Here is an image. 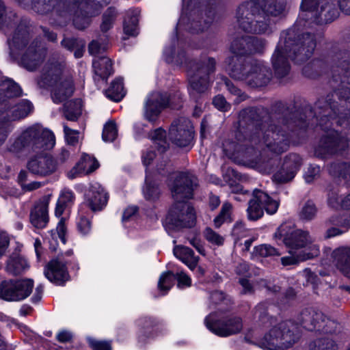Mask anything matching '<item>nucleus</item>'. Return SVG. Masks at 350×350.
Listing matches in <instances>:
<instances>
[{
	"instance_id": "nucleus-1",
	"label": "nucleus",
	"mask_w": 350,
	"mask_h": 350,
	"mask_svg": "<svg viewBox=\"0 0 350 350\" xmlns=\"http://www.w3.org/2000/svg\"><path fill=\"white\" fill-rule=\"evenodd\" d=\"M265 46L264 42L254 37H248L234 40L230 47L233 56L226 61V70L234 79L245 81L253 87L262 86L268 83L271 74L258 61L243 64L241 56L254 53H260Z\"/></svg>"
},
{
	"instance_id": "nucleus-2",
	"label": "nucleus",
	"mask_w": 350,
	"mask_h": 350,
	"mask_svg": "<svg viewBox=\"0 0 350 350\" xmlns=\"http://www.w3.org/2000/svg\"><path fill=\"white\" fill-rule=\"evenodd\" d=\"M173 182L170 184L175 203L163 221L167 232L172 236L174 231L184 227H191L196 221L193 207L185 202L193 196V191L198 185L197 178L188 173H176L172 175Z\"/></svg>"
},
{
	"instance_id": "nucleus-3",
	"label": "nucleus",
	"mask_w": 350,
	"mask_h": 350,
	"mask_svg": "<svg viewBox=\"0 0 350 350\" xmlns=\"http://www.w3.org/2000/svg\"><path fill=\"white\" fill-rule=\"evenodd\" d=\"M285 12L284 0H250L239 7L237 19L243 31L263 33L270 30L269 17L282 16Z\"/></svg>"
},
{
	"instance_id": "nucleus-4",
	"label": "nucleus",
	"mask_w": 350,
	"mask_h": 350,
	"mask_svg": "<svg viewBox=\"0 0 350 350\" xmlns=\"http://www.w3.org/2000/svg\"><path fill=\"white\" fill-rule=\"evenodd\" d=\"M275 237L282 240L289 249L290 256L281 258L283 266L292 265L319 254V245L313 243L308 232L295 229L291 223L282 224L275 233Z\"/></svg>"
},
{
	"instance_id": "nucleus-5",
	"label": "nucleus",
	"mask_w": 350,
	"mask_h": 350,
	"mask_svg": "<svg viewBox=\"0 0 350 350\" xmlns=\"http://www.w3.org/2000/svg\"><path fill=\"white\" fill-rule=\"evenodd\" d=\"M291 41L280 40L272 56V64L278 77L284 76L289 70L287 57L297 62L308 59L313 53L316 46L314 36L310 34H304L298 41L293 44V53H291Z\"/></svg>"
},
{
	"instance_id": "nucleus-6",
	"label": "nucleus",
	"mask_w": 350,
	"mask_h": 350,
	"mask_svg": "<svg viewBox=\"0 0 350 350\" xmlns=\"http://www.w3.org/2000/svg\"><path fill=\"white\" fill-rule=\"evenodd\" d=\"M55 144L53 133L36 124L23 129L20 134L10 141L9 151L18 153L24 149L41 153L52 149Z\"/></svg>"
},
{
	"instance_id": "nucleus-7",
	"label": "nucleus",
	"mask_w": 350,
	"mask_h": 350,
	"mask_svg": "<svg viewBox=\"0 0 350 350\" xmlns=\"http://www.w3.org/2000/svg\"><path fill=\"white\" fill-rule=\"evenodd\" d=\"M297 338V327L291 321H286L271 328L258 341V346L264 350H285Z\"/></svg>"
},
{
	"instance_id": "nucleus-8",
	"label": "nucleus",
	"mask_w": 350,
	"mask_h": 350,
	"mask_svg": "<svg viewBox=\"0 0 350 350\" xmlns=\"http://www.w3.org/2000/svg\"><path fill=\"white\" fill-rule=\"evenodd\" d=\"M38 83L40 88H51V97L55 103L64 102L74 91L72 80L62 75V66L60 64H53Z\"/></svg>"
},
{
	"instance_id": "nucleus-9",
	"label": "nucleus",
	"mask_w": 350,
	"mask_h": 350,
	"mask_svg": "<svg viewBox=\"0 0 350 350\" xmlns=\"http://www.w3.org/2000/svg\"><path fill=\"white\" fill-rule=\"evenodd\" d=\"M206 327L213 334L226 338L240 333L243 327L241 318L220 312H211L204 319Z\"/></svg>"
},
{
	"instance_id": "nucleus-10",
	"label": "nucleus",
	"mask_w": 350,
	"mask_h": 350,
	"mask_svg": "<svg viewBox=\"0 0 350 350\" xmlns=\"http://www.w3.org/2000/svg\"><path fill=\"white\" fill-rule=\"evenodd\" d=\"M183 8L177 24L178 29H186L192 32L202 31L208 27L212 18L207 16L202 24L203 12L199 0H183Z\"/></svg>"
},
{
	"instance_id": "nucleus-11",
	"label": "nucleus",
	"mask_w": 350,
	"mask_h": 350,
	"mask_svg": "<svg viewBox=\"0 0 350 350\" xmlns=\"http://www.w3.org/2000/svg\"><path fill=\"white\" fill-rule=\"evenodd\" d=\"M215 62L212 58H208L206 63L201 66L193 65L187 70L189 79V92L191 97L204 92L208 86L207 75L213 72Z\"/></svg>"
},
{
	"instance_id": "nucleus-12",
	"label": "nucleus",
	"mask_w": 350,
	"mask_h": 350,
	"mask_svg": "<svg viewBox=\"0 0 350 350\" xmlns=\"http://www.w3.org/2000/svg\"><path fill=\"white\" fill-rule=\"evenodd\" d=\"M279 207V202L261 190H254L253 198L247 209V218L255 221L262 217L265 210L267 214H275Z\"/></svg>"
},
{
	"instance_id": "nucleus-13",
	"label": "nucleus",
	"mask_w": 350,
	"mask_h": 350,
	"mask_svg": "<svg viewBox=\"0 0 350 350\" xmlns=\"http://www.w3.org/2000/svg\"><path fill=\"white\" fill-rule=\"evenodd\" d=\"M33 287L31 279L5 280L0 284V297L6 301H21L31 294Z\"/></svg>"
},
{
	"instance_id": "nucleus-14",
	"label": "nucleus",
	"mask_w": 350,
	"mask_h": 350,
	"mask_svg": "<svg viewBox=\"0 0 350 350\" xmlns=\"http://www.w3.org/2000/svg\"><path fill=\"white\" fill-rule=\"evenodd\" d=\"M347 148L348 139L345 136L340 135L338 131L328 130L326 131V135L323 137L316 148L315 154L318 157L325 158Z\"/></svg>"
},
{
	"instance_id": "nucleus-15",
	"label": "nucleus",
	"mask_w": 350,
	"mask_h": 350,
	"mask_svg": "<svg viewBox=\"0 0 350 350\" xmlns=\"http://www.w3.org/2000/svg\"><path fill=\"white\" fill-rule=\"evenodd\" d=\"M193 133L191 121L181 118L172 123L169 130V137L176 146L186 147L191 144Z\"/></svg>"
},
{
	"instance_id": "nucleus-16",
	"label": "nucleus",
	"mask_w": 350,
	"mask_h": 350,
	"mask_svg": "<svg viewBox=\"0 0 350 350\" xmlns=\"http://www.w3.org/2000/svg\"><path fill=\"white\" fill-rule=\"evenodd\" d=\"M263 135V143L273 152L280 154L286 150L288 146V141L283 133L271 129L267 130L264 133L262 131H258L252 135L248 139L252 143L260 142L259 137Z\"/></svg>"
},
{
	"instance_id": "nucleus-17",
	"label": "nucleus",
	"mask_w": 350,
	"mask_h": 350,
	"mask_svg": "<svg viewBox=\"0 0 350 350\" xmlns=\"http://www.w3.org/2000/svg\"><path fill=\"white\" fill-rule=\"evenodd\" d=\"M169 104V99L166 95L160 92H153L146 98L144 117L150 122H156L161 111Z\"/></svg>"
},
{
	"instance_id": "nucleus-18",
	"label": "nucleus",
	"mask_w": 350,
	"mask_h": 350,
	"mask_svg": "<svg viewBox=\"0 0 350 350\" xmlns=\"http://www.w3.org/2000/svg\"><path fill=\"white\" fill-rule=\"evenodd\" d=\"M27 167L31 173L35 175L46 176L56 171L57 164L50 157L40 155L30 158L27 161Z\"/></svg>"
},
{
	"instance_id": "nucleus-19",
	"label": "nucleus",
	"mask_w": 350,
	"mask_h": 350,
	"mask_svg": "<svg viewBox=\"0 0 350 350\" xmlns=\"http://www.w3.org/2000/svg\"><path fill=\"white\" fill-rule=\"evenodd\" d=\"M85 200L92 211H98L106 205L108 196L100 183L93 182L85 191Z\"/></svg>"
},
{
	"instance_id": "nucleus-20",
	"label": "nucleus",
	"mask_w": 350,
	"mask_h": 350,
	"mask_svg": "<svg viewBox=\"0 0 350 350\" xmlns=\"http://www.w3.org/2000/svg\"><path fill=\"white\" fill-rule=\"evenodd\" d=\"M44 275L56 285H63L70 279L66 263L59 259L52 260L47 264L44 269Z\"/></svg>"
},
{
	"instance_id": "nucleus-21",
	"label": "nucleus",
	"mask_w": 350,
	"mask_h": 350,
	"mask_svg": "<svg viewBox=\"0 0 350 350\" xmlns=\"http://www.w3.org/2000/svg\"><path fill=\"white\" fill-rule=\"evenodd\" d=\"M49 198L44 196L34 205L30 213V221L37 228H45L49 222Z\"/></svg>"
},
{
	"instance_id": "nucleus-22",
	"label": "nucleus",
	"mask_w": 350,
	"mask_h": 350,
	"mask_svg": "<svg viewBox=\"0 0 350 350\" xmlns=\"http://www.w3.org/2000/svg\"><path fill=\"white\" fill-rule=\"evenodd\" d=\"M0 105V120H5L9 123L12 121L18 120L25 118L32 110L31 103L26 100H23L17 105L1 110Z\"/></svg>"
},
{
	"instance_id": "nucleus-23",
	"label": "nucleus",
	"mask_w": 350,
	"mask_h": 350,
	"mask_svg": "<svg viewBox=\"0 0 350 350\" xmlns=\"http://www.w3.org/2000/svg\"><path fill=\"white\" fill-rule=\"evenodd\" d=\"M98 167V162L94 157L89 154H83L76 165L67 173V176L70 179H74L77 177L90 174Z\"/></svg>"
},
{
	"instance_id": "nucleus-24",
	"label": "nucleus",
	"mask_w": 350,
	"mask_h": 350,
	"mask_svg": "<svg viewBox=\"0 0 350 350\" xmlns=\"http://www.w3.org/2000/svg\"><path fill=\"white\" fill-rule=\"evenodd\" d=\"M300 158L296 154L290 155L285 161L284 167L274 176V180L278 183H286L291 180L295 176L300 165Z\"/></svg>"
},
{
	"instance_id": "nucleus-25",
	"label": "nucleus",
	"mask_w": 350,
	"mask_h": 350,
	"mask_svg": "<svg viewBox=\"0 0 350 350\" xmlns=\"http://www.w3.org/2000/svg\"><path fill=\"white\" fill-rule=\"evenodd\" d=\"M342 172L340 173L345 179L349 182L350 185V164H342ZM328 204L334 208H350V193L347 196H340L338 197L336 193H332L328 197Z\"/></svg>"
},
{
	"instance_id": "nucleus-26",
	"label": "nucleus",
	"mask_w": 350,
	"mask_h": 350,
	"mask_svg": "<svg viewBox=\"0 0 350 350\" xmlns=\"http://www.w3.org/2000/svg\"><path fill=\"white\" fill-rule=\"evenodd\" d=\"M80 7L84 9L81 16L77 15L74 19L75 27L79 29L85 28L89 24V18L98 14L100 4L94 1L81 3Z\"/></svg>"
},
{
	"instance_id": "nucleus-27",
	"label": "nucleus",
	"mask_w": 350,
	"mask_h": 350,
	"mask_svg": "<svg viewBox=\"0 0 350 350\" xmlns=\"http://www.w3.org/2000/svg\"><path fill=\"white\" fill-rule=\"evenodd\" d=\"M29 268L27 260L22 255L14 253L7 260L5 271L9 274L17 275L23 273Z\"/></svg>"
},
{
	"instance_id": "nucleus-28",
	"label": "nucleus",
	"mask_w": 350,
	"mask_h": 350,
	"mask_svg": "<svg viewBox=\"0 0 350 350\" xmlns=\"http://www.w3.org/2000/svg\"><path fill=\"white\" fill-rule=\"evenodd\" d=\"M323 317L321 312L314 310L304 311L301 314V326L308 331L320 330L324 323Z\"/></svg>"
},
{
	"instance_id": "nucleus-29",
	"label": "nucleus",
	"mask_w": 350,
	"mask_h": 350,
	"mask_svg": "<svg viewBox=\"0 0 350 350\" xmlns=\"http://www.w3.org/2000/svg\"><path fill=\"white\" fill-rule=\"evenodd\" d=\"M174 256L193 271L199 261V257L194 255L193 250L187 247L176 245L174 247Z\"/></svg>"
},
{
	"instance_id": "nucleus-30",
	"label": "nucleus",
	"mask_w": 350,
	"mask_h": 350,
	"mask_svg": "<svg viewBox=\"0 0 350 350\" xmlns=\"http://www.w3.org/2000/svg\"><path fill=\"white\" fill-rule=\"evenodd\" d=\"M332 256L336 261L338 268L350 278V248H338L333 252Z\"/></svg>"
},
{
	"instance_id": "nucleus-31",
	"label": "nucleus",
	"mask_w": 350,
	"mask_h": 350,
	"mask_svg": "<svg viewBox=\"0 0 350 350\" xmlns=\"http://www.w3.org/2000/svg\"><path fill=\"white\" fill-rule=\"evenodd\" d=\"M44 56V51L41 49H36L30 46L27 52L22 57L21 64L29 70H33L41 62Z\"/></svg>"
},
{
	"instance_id": "nucleus-32",
	"label": "nucleus",
	"mask_w": 350,
	"mask_h": 350,
	"mask_svg": "<svg viewBox=\"0 0 350 350\" xmlns=\"http://www.w3.org/2000/svg\"><path fill=\"white\" fill-rule=\"evenodd\" d=\"M92 65L96 75L103 80H106L112 73V63L107 57H95Z\"/></svg>"
},
{
	"instance_id": "nucleus-33",
	"label": "nucleus",
	"mask_w": 350,
	"mask_h": 350,
	"mask_svg": "<svg viewBox=\"0 0 350 350\" xmlns=\"http://www.w3.org/2000/svg\"><path fill=\"white\" fill-rule=\"evenodd\" d=\"M66 231L65 220L64 218H61L56 229L50 232L51 238H49V244L52 250L55 251L57 250L58 240H60L63 244L66 243Z\"/></svg>"
},
{
	"instance_id": "nucleus-34",
	"label": "nucleus",
	"mask_w": 350,
	"mask_h": 350,
	"mask_svg": "<svg viewBox=\"0 0 350 350\" xmlns=\"http://www.w3.org/2000/svg\"><path fill=\"white\" fill-rule=\"evenodd\" d=\"M74 200L75 196L71 190H62L56 204L55 210V216L57 217H60L65 209L74 203Z\"/></svg>"
},
{
	"instance_id": "nucleus-35",
	"label": "nucleus",
	"mask_w": 350,
	"mask_h": 350,
	"mask_svg": "<svg viewBox=\"0 0 350 350\" xmlns=\"http://www.w3.org/2000/svg\"><path fill=\"white\" fill-rule=\"evenodd\" d=\"M243 156V158L239 160L238 163L242 164L248 167L256 169L261 173H269L271 169L269 167L268 162H265L262 161L261 159L255 157L253 158V156L247 155Z\"/></svg>"
},
{
	"instance_id": "nucleus-36",
	"label": "nucleus",
	"mask_w": 350,
	"mask_h": 350,
	"mask_svg": "<svg viewBox=\"0 0 350 350\" xmlns=\"http://www.w3.org/2000/svg\"><path fill=\"white\" fill-rule=\"evenodd\" d=\"M163 57L170 64L183 65L186 64V56L183 51H176L174 45L166 46L163 51Z\"/></svg>"
},
{
	"instance_id": "nucleus-37",
	"label": "nucleus",
	"mask_w": 350,
	"mask_h": 350,
	"mask_svg": "<svg viewBox=\"0 0 350 350\" xmlns=\"http://www.w3.org/2000/svg\"><path fill=\"white\" fill-rule=\"evenodd\" d=\"M105 95L109 99L118 102L125 96V90L123 86L122 78L116 79L105 91Z\"/></svg>"
},
{
	"instance_id": "nucleus-38",
	"label": "nucleus",
	"mask_w": 350,
	"mask_h": 350,
	"mask_svg": "<svg viewBox=\"0 0 350 350\" xmlns=\"http://www.w3.org/2000/svg\"><path fill=\"white\" fill-rule=\"evenodd\" d=\"M155 320L149 317L140 318L137 321V326L138 328L139 338L143 339L144 337H148L151 334V331L155 325Z\"/></svg>"
},
{
	"instance_id": "nucleus-39",
	"label": "nucleus",
	"mask_w": 350,
	"mask_h": 350,
	"mask_svg": "<svg viewBox=\"0 0 350 350\" xmlns=\"http://www.w3.org/2000/svg\"><path fill=\"white\" fill-rule=\"evenodd\" d=\"M81 101L72 100L65 105V116L70 121H76L81 114Z\"/></svg>"
},
{
	"instance_id": "nucleus-40",
	"label": "nucleus",
	"mask_w": 350,
	"mask_h": 350,
	"mask_svg": "<svg viewBox=\"0 0 350 350\" xmlns=\"http://www.w3.org/2000/svg\"><path fill=\"white\" fill-rule=\"evenodd\" d=\"M139 14V10H133L131 17L125 19L124 23V33L127 36H135L137 35V23Z\"/></svg>"
},
{
	"instance_id": "nucleus-41",
	"label": "nucleus",
	"mask_w": 350,
	"mask_h": 350,
	"mask_svg": "<svg viewBox=\"0 0 350 350\" xmlns=\"http://www.w3.org/2000/svg\"><path fill=\"white\" fill-rule=\"evenodd\" d=\"M149 137L154 144L157 146L159 152H163L167 148L168 143L166 139V133L162 129H155Z\"/></svg>"
},
{
	"instance_id": "nucleus-42",
	"label": "nucleus",
	"mask_w": 350,
	"mask_h": 350,
	"mask_svg": "<svg viewBox=\"0 0 350 350\" xmlns=\"http://www.w3.org/2000/svg\"><path fill=\"white\" fill-rule=\"evenodd\" d=\"M175 275L171 271L163 272L158 282V289L162 295H165L174 283Z\"/></svg>"
},
{
	"instance_id": "nucleus-43",
	"label": "nucleus",
	"mask_w": 350,
	"mask_h": 350,
	"mask_svg": "<svg viewBox=\"0 0 350 350\" xmlns=\"http://www.w3.org/2000/svg\"><path fill=\"white\" fill-rule=\"evenodd\" d=\"M76 226L79 234L82 237L89 236L92 231V224L89 218L80 212L76 219Z\"/></svg>"
},
{
	"instance_id": "nucleus-44",
	"label": "nucleus",
	"mask_w": 350,
	"mask_h": 350,
	"mask_svg": "<svg viewBox=\"0 0 350 350\" xmlns=\"http://www.w3.org/2000/svg\"><path fill=\"white\" fill-rule=\"evenodd\" d=\"M232 205L228 202L223 204L219 214L214 219V226L219 228L223 224L232 221Z\"/></svg>"
},
{
	"instance_id": "nucleus-45",
	"label": "nucleus",
	"mask_w": 350,
	"mask_h": 350,
	"mask_svg": "<svg viewBox=\"0 0 350 350\" xmlns=\"http://www.w3.org/2000/svg\"><path fill=\"white\" fill-rule=\"evenodd\" d=\"M280 255V253L275 248L268 244H262L255 247L252 252L253 258Z\"/></svg>"
},
{
	"instance_id": "nucleus-46",
	"label": "nucleus",
	"mask_w": 350,
	"mask_h": 350,
	"mask_svg": "<svg viewBox=\"0 0 350 350\" xmlns=\"http://www.w3.org/2000/svg\"><path fill=\"white\" fill-rule=\"evenodd\" d=\"M337 345L330 338H321L310 343L308 350H337Z\"/></svg>"
},
{
	"instance_id": "nucleus-47",
	"label": "nucleus",
	"mask_w": 350,
	"mask_h": 350,
	"mask_svg": "<svg viewBox=\"0 0 350 350\" xmlns=\"http://www.w3.org/2000/svg\"><path fill=\"white\" fill-rule=\"evenodd\" d=\"M143 193L145 198L148 200H154L159 198L160 194V190L158 186L150 182L148 176H146V178Z\"/></svg>"
},
{
	"instance_id": "nucleus-48",
	"label": "nucleus",
	"mask_w": 350,
	"mask_h": 350,
	"mask_svg": "<svg viewBox=\"0 0 350 350\" xmlns=\"http://www.w3.org/2000/svg\"><path fill=\"white\" fill-rule=\"evenodd\" d=\"M118 136V129L113 121L107 122L103 128L102 137L107 142H113Z\"/></svg>"
},
{
	"instance_id": "nucleus-49",
	"label": "nucleus",
	"mask_w": 350,
	"mask_h": 350,
	"mask_svg": "<svg viewBox=\"0 0 350 350\" xmlns=\"http://www.w3.org/2000/svg\"><path fill=\"white\" fill-rule=\"evenodd\" d=\"M2 86L7 96H18L21 94V88L11 79L4 81Z\"/></svg>"
},
{
	"instance_id": "nucleus-50",
	"label": "nucleus",
	"mask_w": 350,
	"mask_h": 350,
	"mask_svg": "<svg viewBox=\"0 0 350 350\" xmlns=\"http://www.w3.org/2000/svg\"><path fill=\"white\" fill-rule=\"evenodd\" d=\"M317 208L312 202H307L300 212V217L304 220H310L315 216Z\"/></svg>"
},
{
	"instance_id": "nucleus-51",
	"label": "nucleus",
	"mask_w": 350,
	"mask_h": 350,
	"mask_svg": "<svg viewBox=\"0 0 350 350\" xmlns=\"http://www.w3.org/2000/svg\"><path fill=\"white\" fill-rule=\"evenodd\" d=\"M86 340L93 350H111V343L108 341L97 340L92 336H88Z\"/></svg>"
},
{
	"instance_id": "nucleus-52",
	"label": "nucleus",
	"mask_w": 350,
	"mask_h": 350,
	"mask_svg": "<svg viewBox=\"0 0 350 350\" xmlns=\"http://www.w3.org/2000/svg\"><path fill=\"white\" fill-rule=\"evenodd\" d=\"M116 16V11L113 8H109L103 16V23L101 24V29L103 31H107L111 26L113 18Z\"/></svg>"
},
{
	"instance_id": "nucleus-53",
	"label": "nucleus",
	"mask_w": 350,
	"mask_h": 350,
	"mask_svg": "<svg viewBox=\"0 0 350 350\" xmlns=\"http://www.w3.org/2000/svg\"><path fill=\"white\" fill-rule=\"evenodd\" d=\"M204 237L206 239L212 244L221 245L224 243V237L209 228L205 230Z\"/></svg>"
},
{
	"instance_id": "nucleus-54",
	"label": "nucleus",
	"mask_w": 350,
	"mask_h": 350,
	"mask_svg": "<svg viewBox=\"0 0 350 350\" xmlns=\"http://www.w3.org/2000/svg\"><path fill=\"white\" fill-rule=\"evenodd\" d=\"M175 278L177 280V286L179 288H185L191 285V278L183 271H177Z\"/></svg>"
},
{
	"instance_id": "nucleus-55",
	"label": "nucleus",
	"mask_w": 350,
	"mask_h": 350,
	"mask_svg": "<svg viewBox=\"0 0 350 350\" xmlns=\"http://www.w3.org/2000/svg\"><path fill=\"white\" fill-rule=\"evenodd\" d=\"M64 131L66 140L70 145H75L78 142L80 133L76 130L68 128L66 125H64Z\"/></svg>"
},
{
	"instance_id": "nucleus-56",
	"label": "nucleus",
	"mask_w": 350,
	"mask_h": 350,
	"mask_svg": "<svg viewBox=\"0 0 350 350\" xmlns=\"http://www.w3.org/2000/svg\"><path fill=\"white\" fill-rule=\"evenodd\" d=\"M107 49V44H100L98 41H92L89 45V51L92 55H96Z\"/></svg>"
},
{
	"instance_id": "nucleus-57",
	"label": "nucleus",
	"mask_w": 350,
	"mask_h": 350,
	"mask_svg": "<svg viewBox=\"0 0 350 350\" xmlns=\"http://www.w3.org/2000/svg\"><path fill=\"white\" fill-rule=\"evenodd\" d=\"M70 157V150L68 147L62 148L57 154L55 163L58 165L65 163Z\"/></svg>"
},
{
	"instance_id": "nucleus-58",
	"label": "nucleus",
	"mask_w": 350,
	"mask_h": 350,
	"mask_svg": "<svg viewBox=\"0 0 350 350\" xmlns=\"http://www.w3.org/2000/svg\"><path fill=\"white\" fill-rule=\"evenodd\" d=\"M10 131L9 122L0 120V146L5 141Z\"/></svg>"
},
{
	"instance_id": "nucleus-59",
	"label": "nucleus",
	"mask_w": 350,
	"mask_h": 350,
	"mask_svg": "<svg viewBox=\"0 0 350 350\" xmlns=\"http://www.w3.org/2000/svg\"><path fill=\"white\" fill-rule=\"evenodd\" d=\"M213 105L220 111H227L229 109V105L226 101L224 96L218 95L215 96L213 101Z\"/></svg>"
},
{
	"instance_id": "nucleus-60",
	"label": "nucleus",
	"mask_w": 350,
	"mask_h": 350,
	"mask_svg": "<svg viewBox=\"0 0 350 350\" xmlns=\"http://www.w3.org/2000/svg\"><path fill=\"white\" fill-rule=\"evenodd\" d=\"M320 168L317 165H310L305 172L304 178L306 182L310 183L319 174Z\"/></svg>"
},
{
	"instance_id": "nucleus-61",
	"label": "nucleus",
	"mask_w": 350,
	"mask_h": 350,
	"mask_svg": "<svg viewBox=\"0 0 350 350\" xmlns=\"http://www.w3.org/2000/svg\"><path fill=\"white\" fill-rule=\"evenodd\" d=\"M10 243V237L5 232L0 231V256L5 252Z\"/></svg>"
},
{
	"instance_id": "nucleus-62",
	"label": "nucleus",
	"mask_w": 350,
	"mask_h": 350,
	"mask_svg": "<svg viewBox=\"0 0 350 350\" xmlns=\"http://www.w3.org/2000/svg\"><path fill=\"white\" fill-rule=\"evenodd\" d=\"M334 1H337L338 7L342 12L345 14H350V0H332L329 3H333L335 5Z\"/></svg>"
},
{
	"instance_id": "nucleus-63",
	"label": "nucleus",
	"mask_w": 350,
	"mask_h": 350,
	"mask_svg": "<svg viewBox=\"0 0 350 350\" xmlns=\"http://www.w3.org/2000/svg\"><path fill=\"white\" fill-rule=\"evenodd\" d=\"M137 208L136 206H132L127 207L122 215V221L123 222H126L131 219L133 217H134L137 213Z\"/></svg>"
},
{
	"instance_id": "nucleus-64",
	"label": "nucleus",
	"mask_w": 350,
	"mask_h": 350,
	"mask_svg": "<svg viewBox=\"0 0 350 350\" xmlns=\"http://www.w3.org/2000/svg\"><path fill=\"white\" fill-rule=\"evenodd\" d=\"M72 338V334L68 330H61L57 334V339L59 342H66L70 341Z\"/></svg>"
}]
</instances>
